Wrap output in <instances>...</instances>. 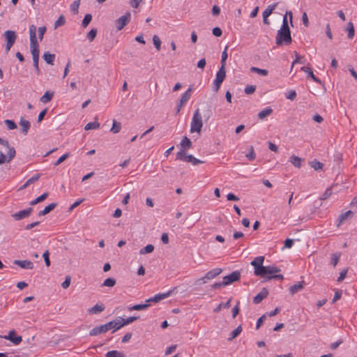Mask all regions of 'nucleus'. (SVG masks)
Returning <instances> with one entry per match:
<instances>
[{
    "label": "nucleus",
    "instance_id": "4c0bfd02",
    "mask_svg": "<svg viewBox=\"0 0 357 357\" xmlns=\"http://www.w3.org/2000/svg\"><path fill=\"white\" fill-rule=\"evenodd\" d=\"M47 197H48V193L45 192L43 195H41L40 196L36 198L35 199L32 200L30 202V205H31V206L36 205V204L44 201Z\"/></svg>",
    "mask_w": 357,
    "mask_h": 357
},
{
    "label": "nucleus",
    "instance_id": "49530a36",
    "mask_svg": "<svg viewBox=\"0 0 357 357\" xmlns=\"http://www.w3.org/2000/svg\"><path fill=\"white\" fill-rule=\"evenodd\" d=\"M91 20H92V15L91 14L85 15V16L82 20V26L84 28H86L89 24V23L91 22Z\"/></svg>",
    "mask_w": 357,
    "mask_h": 357
},
{
    "label": "nucleus",
    "instance_id": "cd10ccee",
    "mask_svg": "<svg viewBox=\"0 0 357 357\" xmlns=\"http://www.w3.org/2000/svg\"><path fill=\"white\" fill-rule=\"evenodd\" d=\"M272 113L273 109L271 107H268L259 112L258 117L259 119L262 120L265 119L266 116L271 115Z\"/></svg>",
    "mask_w": 357,
    "mask_h": 357
},
{
    "label": "nucleus",
    "instance_id": "473e14b6",
    "mask_svg": "<svg viewBox=\"0 0 357 357\" xmlns=\"http://www.w3.org/2000/svg\"><path fill=\"white\" fill-rule=\"evenodd\" d=\"M346 30L348 31V38L352 39L355 35V29L351 22H348Z\"/></svg>",
    "mask_w": 357,
    "mask_h": 357
},
{
    "label": "nucleus",
    "instance_id": "4468645a",
    "mask_svg": "<svg viewBox=\"0 0 357 357\" xmlns=\"http://www.w3.org/2000/svg\"><path fill=\"white\" fill-rule=\"evenodd\" d=\"M268 295V291L266 288H263L253 298V303L255 304L260 303L263 299L266 298Z\"/></svg>",
    "mask_w": 357,
    "mask_h": 357
},
{
    "label": "nucleus",
    "instance_id": "6ab92c4d",
    "mask_svg": "<svg viewBox=\"0 0 357 357\" xmlns=\"http://www.w3.org/2000/svg\"><path fill=\"white\" fill-rule=\"evenodd\" d=\"M192 146V143L190 139L185 136L180 143L181 149L179 151L185 152L188 149H190Z\"/></svg>",
    "mask_w": 357,
    "mask_h": 357
},
{
    "label": "nucleus",
    "instance_id": "37998d69",
    "mask_svg": "<svg viewBox=\"0 0 357 357\" xmlns=\"http://www.w3.org/2000/svg\"><path fill=\"white\" fill-rule=\"evenodd\" d=\"M8 149V160L7 162H9L11 160H13L16 154L15 149L13 147H10L8 144V147H7Z\"/></svg>",
    "mask_w": 357,
    "mask_h": 357
},
{
    "label": "nucleus",
    "instance_id": "f3484780",
    "mask_svg": "<svg viewBox=\"0 0 357 357\" xmlns=\"http://www.w3.org/2000/svg\"><path fill=\"white\" fill-rule=\"evenodd\" d=\"M14 264L19 266L22 268L33 269V264L29 260H18L13 261Z\"/></svg>",
    "mask_w": 357,
    "mask_h": 357
},
{
    "label": "nucleus",
    "instance_id": "9b49d317",
    "mask_svg": "<svg viewBox=\"0 0 357 357\" xmlns=\"http://www.w3.org/2000/svg\"><path fill=\"white\" fill-rule=\"evenodd\" d=\"M222 270L220 268H213L206 273L204 277L199 278V280H202L203 283L206 282L207 280L215 278L216 276L222 273Z\"/></svg>",
    "mask_w": 357,
    "mask_h": 357
},
{
    "label": "nucleus",
    "instance_id": "e2e57ef3",
    "mask_svg": "<svg viewBox=\"0 0 357 357\" xmlns=\"http://www.w3.org/2000/svg\"><path fill=\"white\" fill-rule=\"evenodd\" d=\"M296 97V92L294 90H291L286 95V98L289 100H294Z\"/></svg>",
    "mask_w": 357,
    "mask_h": 357
},
{
    "label": "nucleus",
    "instance_id": "79ce46f5",
    "mask_svg": "<svg viewBox=\"0 0 357 357\" xmlns=\"http://www.w3.org/2000/svg\"><path fill=\"white\" fill-rule=\"evenodd\" d=\"M100 127V123L98 121H93L88 123L85 127V130H89L91 129H98Z\"/></svg>",
    "mask_w": 357,
    "mask_h": 357
},
{
    "label": "nucleus",
    "instance_id": "864d4df0",
    "mask_svg": "<svg viewBox=\"0 0 357 357\" xmlns=\"http://www.w3.org/2000/svg\"><path fill=\"white\" fill-rule=\"evenodd\" d=\"M332 193H333L332 192V188H328L325 190L324 193L321 196L320 199L326 200V199H328L331 196Z\"/></svg>",
    "mask_w": 357,
    "mask_h": 357
},
{
    "label": "nucleus",
    "instance_id": "412c9836",
    "mask_svg": "<svg viewBox=\"0 0 357 357\" xmlns=\"http://www.w3.org/2000/svg\"><path fill=\"white\" fill-rule=\"evenodd\" d=\"M193 155L187 154L186 151H178L176 153V160L191 162Z\"/></svg>",
    "mask_w": 357,
    "mask_h": 357
},
{
    "label": "nucleus",
    "instance_id": "9d476101",
    "mask_svg": "<svg viewBox=\"0 0 357 357\" xmlns=\"http://www.w3.org/2000/svg\"><path fill=\"white\" fill-rule=\"evenodd\" d=\"M33 208L29 207L26 209L20 211L17 213L12 214L11 216L13 217V218L15 220L19 221L24 218L29 217L31 215V213L33 212Z\"/></svg>",
    "mask_w": 357,
    "mask_h": 357
},
{
    "label": "nucleus",
    "instance_id": "423d86ee",
    "mask_svg": "<svg viewBox=\"0 0 357 357\" xmlns=\"http://www.w3.org/2000/svg\"><path fill=\"white\" fill-rule=\"evenodd\" d=\"M226 77V69L224 67H220L216 73L215 79L213 82V90L218 92L220 86Z\"/></svg>",
    "mask_w": 357,
    "mask_h": 357
},
{
    "label": "nucleus",
    "instance_id": "72a5a7b5",
    "mask_svg": "<svg viewBox=\"0 0 357 357\" xmlns=\"http://www.w3.org/2000/svg\"><path fill=\"white\" fill-rule=\"evenodd\" d=\"M154 250V246L152 244H149L139 250V254L144 255L146 254L151 253Z\"/></svg>",
    "mask_w": 357,
    "mask_h": 357
},
{
    "label": "nucleus",
    "instance_id": "4be33fe9",
    "mask_svg": "<svg viewBox=\"0 0 357 357\" xmlns=\"http://www.w3.org/2000/svg\"><path fill=\"white\" fill-rule=\"evenodd\" d=\"M20 126L22 127L21 131L24 135H26L28 130L31 127V123L29 121L25 120L23 116L21 117L20 121Z\"/></svg>",
    "mask_w": 357,
    "mask_h": 357
},
{
    "label": "nucleus",
    "instance_id": "a211bd4d",
    "mask_svg": "<svg viewBox=\"0 0 357 357\" xmlns=\"http://www.w3.org/2000/svg\"><path fill=\"white\" fill-rule=\"evenodd\" d=\"M4 36L6 40V43L9 45H13L15 42L17 35L14 31L8 30L4 33Z\"/></svg>",
    "mask_w": 357,
    "mask_h": 357
},
{
    "label": "nucleus",
    "instance_id": "bf43d9fd",
    "mask_svg": "<svg viewBox=\"0 0 357 357\" xmlns=\"http://www.w3.org/2000/svg\"><path fill=\"white\" fill-rule=\"evenodd\" d=\"M256 90V86L254 85H248L245 89L244 91L246 94L250 95L252 94Z\"/></svg>",
    "mask_w": 357,
    "mask_h": 357
},
{
    "label": "nucleus",
    "instance_id": "a19ab883",
    "mask_svg": "<svg viewBox=\"0 0 357 357\" xmlns=\"http://www.w3.org/2000/svg\"><path fill=\"white\" fill-rule=\"evenodd\" d=\"M149 306V304H137L135 305H132L128 308L130 311L132 310H143L146 309Z\"/></svg>",
    "mask_w": 357,
    "mask_h": 357
},
{
    "label": "nucleus",
    "instance_id": "a18cd8bd",
    "mask_svg": "<svg viewBox=\"0 0 357 357\" xmlns=\"http://www.w3.org/2000/svg\"><path fill=\"white\" fill-rule=\"evenodd\" d=\"M352 214L351 211H347V212L342 213L338 218L339 223L337 226H339L342 222H344L349 216Z\"/></svg>",
    "mask_w": 357,
    "mask_h": 357
},
{
    "label": "nucleus",
    "instance_id": "4d7b16f0",
    "mask_svg": "<svg viewBox=\"0 0 357 357\" xmlns=\"http://www.w3.org/2000/svg\"><path fill=\"white\" fill-rule=\"evenodd\" d=\"M4 122H5V124L7 126V127L8 128V129L14 130V129L17 128V125L14 122V121L6 119V120H5Z\"/></svg>",
    "mask_w": 357,
    "mask_h": 357
},
{
    "label": "nucleus",
    "instance_id": "5701e85b",
    "mask_svg": "<svg viewBox=\"0 0 357 357\" xmlns=\"http://www.w3.org/2000/svg\"><path fill=\"white\" fill-rule=\"evenodd\" d=\"M301 70L302 71H303L304 73H307L308 77H310L312 79H313L314 82H316L317 83L321 82V80L314 75L313 71L311 68L307 67V66H303L301 68Z\"/></svg>",
    "mask_w": 357,
    "mask_h": 357
},
{
    "label": "nucleus",
    "instance_id": "aec40b11",
    "mask_svg": "<svg viewBox=\"0 0 357 357\" xmlns=\"http://www.w3.org/2000/svg\"><path fill=\"white\" fill-rule=\"evenodd\" d=\"M305 282L304 281H300L297 283L294 284V285L291 286L289 289V293L291 295H294L296 293L301 291L304 288Z\"/></svg>",
    "mask_w": 357,
    "mask_h": 357
},
{
    "label": "nucleus",
    "instance_id": "f03ea898",
    "mask_svg": "<svg viewBox=\"0 0 357 357\" xmlns=\"http://www.w3.org/2000/svg\"><path fill=\"white\" fill-rule=\"evenodd\" d=\"M119 323L116 321V319L112 321H110L105 324L101 325L100 326H96L91 329L89 331V335L91 336H96L98 335H100L101 333H105L109 330L114 329L113 332H115L116 331L119 330V328H117Z\"/></svg>",
    "mask_w": 357,
    "mask_h": 357
},
{
    "label": "nucleus",
    "instance_id": "f704fd0d",
    "mask_svg": "<svg viewBox=\"0 0 357 357\" xmlns=\"http://www.w3.org/2000/svg\"><path fill=\"white\" fill-rule=\"evenodd\" d=\"M310 166L313 168L314 170L321 169L324 167L323 163L314 159L312 161L309 162Z\"/></svg>",
    "mask_w": 357,
    "mask_h": 357
},
{
    "label": "nucleus",
    "instance_id": "8fccbe9b",
    "mask_svg": "<svg viewBox=\"0 0 357 357\" xmlns=\"http://www.w3.org/2000/svg\"><path fill=\"white\" fill-rule=\"evenodd\" d=\"M153 43L156 50L159 51L161 47V40L157 35L153 36Z\"/></svg>",
    "mask_w": 357,
    "mask_h": 357
},
{
    "label": "nucleus",
    "instance_id": "1a4fd4ad",
    "mask_svg": "<svg viewBox=\"0 0 357 357\" xmlns=\"http://www.w3.org/2000/svg\"><path fill=\"white\" fill-rule=\"evenodd\" d=\"M241 278V273L238 271H235L223 278L222 284L225 286L231 284V283L238 281Z\"/></svg>",
    "mask_w": 357,
    "mask_h": 357
},
{
    "label": "nucleus",
    "instance_id": "338daca9",
    "mask_svg": "<svg viewBox=\"0 0 357 357\" xmlns=\"http://www.w3.org/2000/svg\"><path fill=\"white\" fill-rule=\"evenodd\" d=\"M70 276H66L65 280L61 283V287L63 289H67L70 286Z\"/></svg>",
    "mask_w": 357,
    "mask_h": 357
},
{
    "label": "nucleus",
    "instance_id": "c85d7f7f",
    "mask_svg": "<svg viewBox=\"0 0 357 357\" xmlns=\"http://www.w3.org/2000/svg\"><path fill=\"white\" fill-rule=\"evenodd\" d=\"M278 5V2L274 3L271 5H269L265 10L263 12L262 15L263 16H270L274 10L276 8V7Z\"/></svg>",
    "mask_w": 357,
    "mask_h": 357
},
{
    "label": "nucleus",
    "instance_id": "20e7f679",
    "mask_svg": "<svg viewBox=\"0 0 357 357\" xmlns=\"http://www.w3.org/2000/svg\"><path fill=\"white\" fill-rule=\"evenodd\" d=\"M29 36L31 54H40L39 44L36 38V27L33 24L29 26Z\"/></svg>",
    "mask_w": 357,
    "mask_h": 357
},
{
    "label": "nucleus",
    "instance_id": "dca6fc26",
    "mask_svg": "<svg viewBox=\"0 0 357 357\" xmlns=\"http://www.w3.org/2000/svg\"><path fill=\"white\" fill-rule=\"evenodd\" d=\"M105 309V306L102 303H97L93 307L87 310V312L89 314H98L103 312Z\"/></svg>",
    "mask_w": 357,
    "mask_h": 357
},
{
    "label": "nucleus",
    "instance_id": "052dcab7",
    "mask_svg": "<svg viewBox=\"0 0 357 357\" xmlns=\"http://www.w3.org/2000/svg\"><path fill=\"white\" fill-rule=\"evenodd\" d=\"M43 257L44 259V261H45V265L49 267L50 266V253H49V251L48 250H46L43 254Z\"/></svg>",
    "mask_w": 357,
    "mask_h": 357
},
{
    "label": "nucleus",
    "instance_id": "de8ad7c7",
    "mask_svg": "<svg viewBox=\"0 0 357 357\" xmlns=\"http://www.w3.org/2000/svg\"><path fill=\"white\" fill-rule=\"evenodd\" d=\"M80 4V0H77L73 1V3L70 5V10L74 14L78 13V9Z\"/></svg>",
    "mask_w": 357,
    "mask_h": 357
},
{
    "label": "nucleus",
    "instance_id": "ea45409f",
    "mask_svg": "<svg viewBox=\"0 0 357 357\" xmlns=\"http://www.w3.org/2000/svg\"><path fill=\"white\" fill-rule=\"evenodd\" d=\"M230 301L231 300L227 301L226 303H220L214 310L213 312L215 313L219 312L221 309L223 308H229L230 307Z\"/></svg>",
    "mask_w": 357,
    "mask_h": 357
},
{
    "label": "nucleus",
    "instance_id": "e433bc0d",
    "mask_svg": "<svg viewBox=\"0 0 357 357\" xmlns=\"http://www.w3.org/2000/svg\"><path fill=\"white\" fill-rule=\"evenodd\" d=\"M242 331V327L241 326H238L236 329H234L231 334L229 335V337H228L229 341L233 340L234 338H236Z\"/></svg>",
    "mask_w": 357,
    "mask_h": 357
},
{
    "label": "nucleus",
    "instance_id": "c9c22d12",
    "mask_svg": "<svg viewBox=\"0 0 357 357\" xmlns=\"http://www.w3.org/2000/svg\"><path fill=\"white\" fill-rule=\"evenodd\" d=\"M121 129V123L116 121V120H114L112 126L110 129V131L114 134H116L120 132Z\"/></svg>",
    "mask_w": 357,
    "mask_h": 357
},
{
    "label": "nucleus",
    "instance_id": "0eeeda50",
    "mask_svg": "<svg viewBox=\"0 0 357 357\" xmlns=\"http://www.w3.org/2000/svg\"><path fill=\"white\" fill-rule=\"evenodd\" d=\"M131 19V14L130 12H127L124 15L121 16L119 18L115 20V26L117 31H121L123 27L127 25Z\"/></svg>",
    "mask_w": 357,
    "mask_h": 357
},
{
    "label": "nucleus",
    "instance_id": "774afa93",
    "mask_svg": "<svg viewBox=\"0 0 357 357\" xmlns=\"http://www.w3.org/2000/svg\"><path fill=\"white\" fill-rule=\"evenodd\" d=\"M212 33L216 37H220L222 34L221 29L218 26L213 29Z\"/></svg>",
    "mask_w": 357,
    "mask_h": 357
},
{
    "label": "nucleus",
    "instance_id": "6e6d98bb",
    "mask_svg": "<svg viewBox=\"0 0 357 357\" xmlns=\"http://www.w3.org/2000/svg\"><path fill=\"white\" fill-rule=\"evenodd\" d=\"M65 23H66L65 17L63 15H61L54 22V27L57 28L59 26H63Z\"/></svg>",
    "mask_w": 357,
    "mask_h": 357
},
{
    "label": "nucleus",
    "instance_id": "09e8293b",
    "mask_svg": "<svg viewBox=\"0 0 357 357\" xmlns=\"http://www.w3.org/2000/svg\"><path fill=\"white\" fill-rule=\"evenodd\" d=\"M227 50V47H226L225 48V50L222 52V56H221V66L220 67H224L225 68L226 66V61L228 57Z\"/></svg>",
    "mask_w": 357,
    "mask_h": 357
},
{
    "label": "nucleus",
    "instance_id": "393cba45",
    "mask_svg": "<svg viewBox=\"0 0 357 357\" xmlns=\"http://www.w3.org/2000/svg\"><path fill=\"white\" fill-rule=\"evenodd\" d=\"M43 59L47 64L53 65L55 59V54H51L49 52H45L43 55Z\"/></svg>",
    "mask_w": 357,
    "mask_h": 357
},
{
    "label": "nucleus",
    "instance_id": "13d9d810",
    "mask_svg": "<svg viewBox=\"0 0 357 357\" xmlns=\"http://www.w3.org/2000/svg\"><path fill=\"white\" fill-rule=\"evenodd\" d=\"M70 156V153H66L61 155L55 162L54 166H57L63 162L65 160H66Z\"/></svg>",
    "mask_w": 357,
    "mask_h": 357
},
{
    "label": "nucleus",
    "instance_id": "603ef678",
    "mask_svg": "<svg viewBox=\"0 0 357 357\" xmlns=\"http://www.w3.org/2000/svg\"><path fill=\"white\" fill-rule=\"evenodd\" d=\"M340 257V253H333V254H331V263L334 266H335L337 264L338 261H339Z\"/></svg>",
    "mask_w": 357,
    "mask_h": 357
},
{
    "label": "nucleus",
    "instance_id": "6e6552de",
    "mask_svg": "<svg viewBox=\"0 0 357 357\" xmlns=\"http://www.w3.org/2000/svg\"><path fill=\"white\" fill-rule=\"evenodd\" d=\"M192 92V86H190L187 91L181 96L176 105V113H178L183 105L190 100Z\"/></svg>",
    "mask_w": 357,
    "mask_h": 357
},
{
    "label": "nucleus",
    "instance_id": "680f3d73",
    "mask_svg": "<svg viewBox=\"0 0 357 357\" xmlns=\"http://www.w3.org/2000/svg\"><path fill=\"white\" fill-rule=\"evenodd\" d=\"M46 27L45 26H40L38 28V38L40 41L43 39V36L46 31Z\"/></svg>",
    "mask_w": 357,
    "mask_h": 357
},
{
    "label": "nucleus",
    "instance_id": "c756f323",
    "mask_svg": "<svg viewBox=\"0 0 357 357\" xmlns=\"http://www.w3.org/2000/svg\"><path fill=\"white\" fill-rule=\"evenodd\" d=\"M302 160L303 159L296 156V155H293L291 158H290V162L291 163L296 167L297 168H300L302 165Z\"/></svg>",
    "mask_w": 357,
    "mask_h": 357
},
{
    "label": "nucleus",
    "instance_id": "58836bf2",
    "mask_svg": "<svg viewBox=\"0 0 357 357\" xmlns=\"http://www.w3.org/2000/svg\"><path fill=\"white\" fill-rule=\"evenodd\" d=\"M250 71L252 73H256L262 76H267L268 74V71L266 69H261L257 67H251Z\"/></svg>",
    "mask_w": 357,
    "mask_h": 357
},
{
    "label": "nucleus",
    "instance_id": "0e129e2a",
    "mask_svg": "<svg viewBox=\"0 0 357 357\" xmlns=\"http://www.w3.org/2000/svg\"><path fill=\"white\" fill-rule=\"evenodd\" d=\"M40 174H37L33 176H31L30 178H29L26 181L28 182V183L29 185L33 183L34 182L38 181V179L40 178Z\"/></svg>",
    "mask_w": 357,
    "mask_h": 357
},
{
    "label": "nucleus",
    "instance_id": "7c9ffc66",
    "mask_svg": "<svg viewBox=\"0 0 357 357\" xmlns=\"http://www.w3.org/2000/svg\"><path fill=\"white\" fill-rule=\"evenodd\" d=\"M33 58V64L36 69V73L39 75L40 73V70L39 68L38 62H39V54H31Z\"/></svg>",
    "mask_w": 357,
    "mask_h": 357
},
{
    "label": "nucleus",
    "instance_id": "bb28decb",
    "mask_svg": "<svg viewBox=\"0 0 357 357\" xmlns=\"http://www.w3.org/2000/svg\"><path fill=\"white\" fill-rule=\"evenodd\" d=\"M287 15H289L291 24V26H293V23H292V17H293L292 13L291 11H287L286 13V15L284 16L283 20H282V26H281V28H282V29H289V25H288L287 17Z\"/></svg>",
    "mask_w": 357,
    "mask_h": 357
},
{
    "label": "nucleus",
    "instance_id": "2f4dec72",
    "mask_svg": "<svg viewBox=\"0 0 357 357\" xmlns=\"http://www.w3.org/2000/svg\"><path fill=\"white\" fill-rule=\"evenodd\" d=\"M105 357H126L125 354L122 351L117 350H112L108 351L105 354Z\"/></svg>",
    "mask_w": 357,
    "mask_h": 357
},
{
    "label": "nucleus",
    "instance_id": "f8f14e48",
    "mask_svg": "<svg viewBox=\"0 0 357 357\" xmlns=\"http://www.w3.org/2000/svg\"><path fill=\"white\" fill-rule=\"evenodd\" d=\"M3 338L10 340L15 345L19 344L22 341V336L17 335L14 330L10 331L8 335H5Z\"/></svg>",
    "mask_w": 357,
    "mask_h": 357
},
{
    "label": "nucleus",
    "instance_id": "39448f33",
    "mask_svg": "<svg viewBox=\"0 0 357 357\" xmlns=\"http://www.w3.org/2000/svg\"><path fill=\"white\" fill-rule=\"evenodd\" d=\"M203 126L202 116L199 113V109H197L194 113L192 122H191V126H190V132H200Z\"/></svg>",
    "mask_w": 357,
    "mask_h": 357
},
{
    "label": "nucleus",
    "instance_id": "c03bdc74",
    "mask_svg": "<svg viewBox=\"0 0 357 357\" xmlns=\"http://www.w3.org/2000/svg\"><path fill=\"white\" fill-rule=\"evenodd\" d=\"M116 280L114 278H108L107 279L105 280V281L103 282L102 286H105V287H114L115 284H116Z\"/></svg>",
    "mask_w": 357,
    "mask_h": 357
},
{
    "label": "nucleus",
    "instance_id": "f257e3e1",
    "mask_svg": "<svg viewBox=\"0 0 357 357\" xmlns=\"http://www.w3.org/2000/svg\"><path fill=\"white\" fill-rule=\"evenodd\" d=\"M264 261V256H259L252 260L250 264L255 268V275L263 278L264 280L278 279L282 280L284 277L281 274H276L280 272V268L275 266H263Z\"/></svg>",
    "mask_w": 357,
    "mask_h": 357
},
{
    "label": "nucleus",
    "instance_id": "3c124183",
    "mask_svg": "<svg viewBox=\"0 0 357 357\" xmlns=\"http://www.w3.org/2000/svg\"><path fill=\"white\" fill-rule=\"evenodd\" d=\"M97 32L98 31L96 29H91L90 31L87 33L86 37L90 42H92L95 39L97 35Z\"/></svg>",
    "mask_w": 357,
    "mask_h": 357
},
{
    "label": "nucleus",
    "instance_id": "2eb2a0df",
    "mask_svg": "<svg viewBox=\"0 0 357 357\" xmlns=\"http://www.w3.org/2000/svg\"><path fill=\"white\" fill-rule=\"evenodd\" d=\"M137 319H138L137 317H130L127 318L126 319H125L119 317L116 318V321L119 323L118 326L116 328H121V327H123L126 325L131 324L132 322L137 320Z\"/></svg>",
    "mask_w": 357,
    "mask_h": 357
},
{
    "label": "nucleus",
    "instance_id": "5fc2aeb1",
    "mask_svg": "<svg viewBox=\"0 0 357 357\" xmlns=\"http://www.w3.org/2000/svg\"><path fill=\"white\" fill-rule=\"evenodd\" d=\"M245 156L250 161H252V160L255 159L256 154L255 153L254 147L252 146H250V152L248 154H246Z\"/></svg>",
    "mask_w": 357,
    "mask_h": 357
},
{
    "label": "nucleus",
    "instance_id": "ddd939ff",
    "mask_svg": "<svg viewBox=\"0 0 357 357\" xmlns=\"http://www.w3.org/2000/svg\"><path fill=\"white\" fill-rule=\"evenodd\" d=\"M173 291L174 290H170L166 293H160V294H155L153 297H151V298H149L148 300H146V302L147 303H149V302L158 303V302L160 301L161 300L165 299V298L169 297V296H171Z\"/></svg>",
    "mask_w": 357,
    "mask_h": 357
},
{
    "label": "nucleus",
    "instance_id": "69168bd1",
    "mask_svg": "<svg viewBox=\"0 0 357 357\" xmlns=\"http://www.w3.org/2000/svg\"><path fill=\"white\" fill-rule=\"evenodd\" d=\"M341 296H342V291L336 290L335 292L333 298L332 300V303H335L337 300H339L341 298Z\"/></svg>",
    "mask_w": 357,
    "mask_h": 357
},
{
    "label": "nucleus",
    "instance_id": "b1692460",
    "mask_svg": "<svg viewBox=\"0 0 357 357\" xmlns=\"http://www.w3.org/2000/svg\"><path fill=\"white\" fill-rule=\"evenodd\" d=\"M57 206L56 203H51L49 205L46 206L43 210L39 211L38 216H43L47 215L52 211H53Z\"/></svg>",
    "mask_w": 357,
    "mask_h": 357
},
{
    "label": "nucleus",
    "instance_id": "7ed1b4c3",
    "mask_svg": "<svg viewBox=\"0 0 357 357\" xmlns=\"http://www.w3.org/2000/svg\"><path fill=\"white\" fill-rule=\"evenodd\" d=\"M292 38L291 36L290 29H282L278 31L275 43L277 45L280 46L282 45H288L291 43Z\"/></svg>",
    "mask_w": 357,
    "mask_h": 357
},
{
    "label": "nucleus",
    "instance_id": "a878e982",
    "mask_svg": "<svg viewBox=\"0 0 357 357\" xmlns=\"http://www.w3.org/2000/svg\"><path fill=\"white\" fill-rule=\"evenodd\" d=\"M54 92L50 91H47L44 95L40 97V101L43 103H47L49 102L53 98Z\"/></svg>",
    "mask_w": 357,
    "mask_h": 357
}]
</instances>
